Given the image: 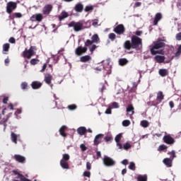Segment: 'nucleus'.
Listing matches in <instances>:
<instances>
[{
	"label": "nucleus",
	"instance_id": "nucleus-1",
	"mask_svg": "<svg viewBox=\"0 0 181 181\" xmlns=\"http://www.w3.org/2000/svg\"><path fill=\"white\" fill-rule=\"evenodd\" d=\"M69 28H73L74 32H80L81 30H83L86 29V26H84V22L83 21H72L68 24Z\"/></svg>",
	"mask_w": 181,
	"mask_h": 181
},
{
	"label": "nucleus",
	"instance_id": "nucleus-2",
	"mask_svg": "<svg viewBox=\"0 0 181 181\" xmlns=\"http://www.w3.org/2000/svg\"><path fill=\"white\" fill-rule=\"evenodd\" d=\"M70 160V155L65 153L62 155V158L60 160V166L62 169H70V165L67 161Z\"/></svg>",
	"mask_w": 181,
	"mask_h": 181
},
{
	"label": "nucleus",
	"instance_id": "nucleus-3",
	"mask_svg": "<svg viewBox=\"0 0 181 181\" xmlns=\"http://www.w3.org/2000/svg\"><path fill=\"white\" fill-rule=\"evenodd\" d=\"M6 110V108H4L2 110L1 114H0V125H4V129L6 128V123L8 122V119H9V117L12 115V113H9L6 116H5Z\"/></svg>",
	"mask_w": 181,
	"mask_h": 181
},
{
	"label": "nucleus",
	"instance_id": "nucleus-4",
	"mask_svg": "<svg viewBox=\"0 0 181 181\" xmlns=\"http://www.w3.org/2000/svg\"><path fill=\"white\" fill-rule=\"evenodd\" d=\"M162 47V46H153L150 49V52L153 56H155V54H165V51Z\"/></svg>",
	"mask_w": 181,
	"mask_h": 181
},
{
	"label": "nucleus",
	"instance_id": "nucleus-5",
	"mask_svg": "<svg viewBox=\"0 0 181 181\" xmlns=\"http://www.w3.org/2000/svg\"><path fill=\"white\" fill-rule=\"evenodd\" d=\"M93 43L95 45H98V43H100V37L97 34L93 35L91 40H87L85 42V46H91Z\"/></svg>",
	"mask_w": 181,
	"mask_h": 181
},
{
	"label": "nucleus",
	"instance_id": "nucleus-6",
	"mask_svg": "<svg viewBox=\"0 0 181 181\" xmlns=\"http://www.w3.org/2000/svg\"><path fill=\"white\" fill-rule=\"evenodd\" d=\"M103 161L105 166L111 167V166L115 165V161L112 158H111L107 156H104Z\"/></svg>",
	"mask_w": 181,
	"mask_h": 181
},
{
	"label": "nucleus",
	"instance_id": "nucleus-7",
	"mask_svg": "<svg viewBox=\"0 0 181 181\" xmlns=\"http://www.w3.org/2000/svg\"><path fill=\"white\" fill-rule=\"evenodd\" d=\"M163 100H165V95H163V92L160 90L157 93L156 99V101L153 102V105H158L160 104Z\"/></svg>",
	"mask_w": 181,
	"mask_h": 181
},
{
	"label": "nucleus",
	"instance_id": "nucleus-8",
	"mask_svg": "<svg viewBox=\"0 0 181 181\" xmlns=\"http://www.w3.org/2000/svg\"><path fill=\"white\" fill-rule=\"evenodd\" d=\"M14 9H16V4L13 1H9L7 3L6 6V12L7 13H12L13 12Z\"/></svg>",
	"mask_w": 181,
	"mask_h": 181
},
{
	"label": "nucleus",
	"instance_id": "nucleus-9",
	"mask_svg": "<svg viewBox=\"0 0 181 181\" xmlns=\"http://www.w3.org/2000/svg\"><path fill=\"white\" fill-rule=\"evenodd\" d=\"M33 54H35L33 47H30V48L28 50L25 49L23 52V57H26V59H30L33 56Z\"/></svg>",
	"mask_w": 181,
	"mask_h": 181
},
{
	"label": "nucleus",
	"instance_id": "nucleus-10",
	"mask_svg": "<svg viewBox=\"0 0 181 181\" xmlns=\"http://www.w3.org/2000/svg\"><path fill=\"white\" fill-rule=\"evenodd\" d=\"M13 173L14 176H16V179H20V181H32V180L26 178V177H25V175H23V174H21L17 170H13Z\"/></svg>",
	"mask_w": 181,
	"mask_h": 181
},
{
	"label": "nucleus",
	"instance_id": "nucleus-11",
	"mask_svg": "<svg viewBox=\"0 0 181 181\" xmlns=\"http://www.w3.org/2000/svg\"><path fill=\"white\" fill-rule=\"evenodd\" d=\"M124 52L126 53H134L135 50L139 49V46H124Z\"/></svg>",
	"mask_w": 181,
	"mask_h": 181
},
{
	"label": "nucleus",
	"instance_id": "nucleus-12",
	"mask_svg": "<svg viewBox=\"0 0 181 181\" xmlns=\"http://www.w3.org/2000/svg\"><path fill=\"white\" fill-rule=\"evenodd\" d=\"M13 158L16 162H18V163H25L26 162V158L19 154H15Z\"/></svg>",
	"mask_w": 181,
	"mask_h": 181
},
{
	"label": "nucleus",
	"instance_id": "nucleus-13",
	"mask_svg": "<svg viewBox=\"0 0 181 181\" xmlns=\"http://www.w3.org/2000/svg\"><path fill=\"white\" fill-rule=\"evenodd\" d=\"M163 139V142L168 144V145H173V144H175V139L169 134L164 136Z\"/></svg>",
	"mask_w": 181,
	"mask_h": 181
},
{
	"label": "nucleus",
	"instance_id": "nucleus-14",
	"mask_svg": "<svg viewBox=\"0 0 181 181\" xmlns=\"http://www.w3.org/2000/svg\"><path fill=\"white\" fill-rule=\"evenodd\" d=\"M43 20V15L42 13L34 14L30 17V21L32 22H42Z\"/></svg>",
	"mask_w": 181,
	"mask_h": 181
},
{
	"label": "nucleus",
	"instance_id": "nucleus-15",
	"mask_svg": "<svg viewBox=\"0 0 181 181\" xmlns=\"http://www.w3.org/2000/svg\"><path fill=\"white\" fill-rule=\"evenodd\" d=\"M87 52V47H78L75 50V54L76 56H81Z\"/></svg>",
	"mask_w": 181,
	"mask_h": 181
},
{
	"label": "nucleus",
	"instance_id": "nucleus-16",
	"mask_svg": "<svg viewBox=\"0 0 181 181\" xmlns=\"http://www.w3.org/2000/svg\"><path fill=\"white\" fill-rule=\"evenodd\" d=\"M132 42L134 46H142V39L137 36H132Z\"/></svg>",
	"mask_w": 181,
	"mask_h": 181
},
{
	"label": "nucleus",
	"instance_id": "nucleus-17",
	"mask_svg": "<svg viewBox=\"0 0 181 181\" xmlns=\"http://www.w3.org/2000/svg\"><path fill=\"white\" fill-rule=\"evenodd\" d=\"M114 32H115V33H117V35H122L125 32V28L124 27V25L120 24L117 25L114 29Z\"/></svg>",
	"mask_w": 181,
	"mask_h": 181
},
{
	"label": "nucleus",
	"instance_id": "nucleus-18",
	"mask_svg": "<svg viewBox=\"0 0 181 181\" xmlns=\"http://www.w3.org/2000/svg\"><path fill=\"white\" fill-rule=\"evenodd\" d=\"M53 78V76L50 74H47L45 76L44 81H45L46 84H48V86H50L51 88H53V84H52V80Z\"/></svg>",
	"mask_w": 181,
	"mask_h": 181
},
{
	"label": "nucleus",
	"instance_id": "nucleus-19",
	"mask_svg": "<svg viewBox=\"0 0 181 181\" xmlns=\"http://www.w3.org/2000/svg\"><path fill=\"white\" fill-rule=\"evenodd\" d=\"M134 110H135V108L134 107V105H129L126 109L127 115H129V117H132L135 114Z\"/></svg>",
	"mask_w": 181,
	"mask_h": 181
},
{
	"label": "nucleus",
	"instance_id": "nucleus-20",
	"mask_svg": "<svg viewBox=\"0 0 181 181\" xmlns=\"http://www.w3.org/2000/svg\"><path fill=\"white\" fill-rule=\"evenodd\" d=\"M103 138H104V134H99L96 135L93 141L94 145H100V144H101V140L103 139Z\"/></svg>",
	"mask_w": 181,
	"mask_h": 181
},
{
	"label": "nucleus",
	"instance_id": "nucleus-21",
	"mask_svg": "<svg viewBox=\"0 0 181 181\" xmlns=\"http://www.w3.org/2000/svg\"><path fill=\"white\" fill-rule=\"evenodd\" d=\"M42 86V83L39 81H33L31 83V87L33 90H39Z\"/></svg>",
	"mask_w": 181,
	"mask_h": 181
},
{
	"label": "nucleus",
	"instance_id": "nucleus-22",
	"mask_svg": "<svg viewBox=\"0 0 181 181\" xmlns=\"http://www.w3.org/2000/svg\"><path fill=\"white\" fill-rule=\"evenodd\" d=\"M52 5H50V4H47V5H46L45 7H44V8H43V13L45 14V15H49V13H50V12H52Z\"/></svg>",
	"mask_w": 181,
	"mask_h": 181
},
{
	"label": "nucleus",
	"instance_id": "nucleus-23",
	"mask_svg": "<svg viewBox=\"0 0 181 181\" xmlns=\"http://www.w3.org/2000/svg\"><path fill=\"white\" fill-rule=\"evenodd\" d=\"M158 74L161 77H166V76H169V71H168L166 69H160L158 71Z\"/></svg>",
	"mask_w": 181,
	"mask_h": 181
},
{
	"label": "nucleus",
	"instance_id": "nucleus-24",
	"mask_svg": "<svg viewBox=\"0 0 181 181\" xmlns=\"http://www.w3.org/2000/svg\"><path fill=\"white\" fill-rule=\"evenodd\" d=\"M160 19H162V13H157L155 16V18L153 21L154 26H156V25H158V22H159V21H160Z\"/></svg>",
	"mask_w": 181,
	"mask_h": 181
},
{
	"label": "nucleus",
	"instance_id": "nucleus-25",
	"mask_svg": "<svg viewBox=\"0 0 181 181\" xmlns=\"http://www.w3.org/2000/svg\"><path fill=\"white\" fill-rule=\"evenodd\" d=\"M77 132L81 136L85 135L87 133V129L85 127H81L77 129Z\"/></svg>",
	"mask_w": 181,
	"mask_h": 181
},
{
	"label": "nucleus",
	"instance_id": "nucleus-26",
	"mask_svg": "<svg viewBox=\"0 0 181 181\" xmlns=\"http://www.w3.org/2000/svg\"><path fill=\"white\" fill-rule=\"evenodd\" d=\"M66 129H67V127L64 125L59 129V134L64 138H66V136H67V134H66Z\"/></svg>",
	"mask_w": 181,
	"mask_h": 181
},
{
	"label": "nucleus",
	"instance_id": "nucleus-27",
	"mask_svg": "<svg viewBox=\"0 0 181 181\" xmlns=\"http://www.w3.org/2000/svg\"><path fill=\"white\" fill-rule=\"evenodd\" d=\"M91 61V56L90 55H85L80 58V62L81 63H87V62Z\"/></svg>",
	"mask_w": 181,
	"mask_h": 181
},
{
	"label": "nucleus",
	"instance_id": "nucleus-28",
	"mask_svg": "<svg viewBox=\"0 0 181 181\" xmlns=\"http://www.w3.org/2000/svg\"><path fill=\"white\" fill-rule=\"evenodd\" d=\"M164 165L167 166V168H172V159L167 158H164L163 160Z\"/></svg>",
	"mask_w": 181,
	"mask_h": 181
},
{
	"label": "nucleus",
	"instance_id": "nucleus-29",
	"mask_svg": "<svg viewBox=\"0 0 181 181\" xmlns=\"http://www.w3.org/2000/svg\"><path fill=\"white\" fill-rule=\"evenodd\" d=\"M165 59H166L165 56L160 55H157L154 57V59L156 60V62H157V63H163V62H165Z\"/></svg>",
	"mask_w": 181,
	"mask_h": 181
},
{
	"label": "nucleus",
	"instance_id": "nucleus-30",
	"mask_svg": "<svg viewBox=\"0 0 181 181\" xmlns=\"http://www.w3.org/2000/svg\"><path fill=\"white\" fill-rule=\"evenodd\" d=\"M83 8H84V6L80 3L77 4L74 7L76 12H83Z\"/></svg>",
	"mask_w": 181,
	"mask_h": 181
},
{
	"label": "nucleus",
	"instance_id": "nucleus-31",
	"mask_svg": "<svg viewBox=\"0 0 181 181\" xmlns=\"http://www.w3.org/2000/svg\"><path fill=\"white\" fill-rule=\"evenodd\" d=\"M153 46H166V44L165 43V40L158 39L154 42Z\"/></svg>",
	"mask_w": 181,
	"mask_h": 181
},
{
	"label": "nucleus",
	"instance_id": "nucleus-32",
	"mask_svg": "<svg viewBox=\"0 0 181 181\" xmlns=\"http://www.w3.org/2000/svg\"><path fill=\"white\" fill-rule=\"evenodd\" d=\"M11 139L14 144H18V135L14 132H11Z\"/></svg>",
	"mask_w": 181,
	"mask_h": 181
},
{
	"label": "nucleus",
	"instance_id": "nucleus-33",
	"mask_svg": "<svg viewBox=\"0 0 181 181\" xmlns=\"http://www.w3.org/2000/svg\"><path fill=\"white\" fill-rule=\"evenodd\" d=\"M128 59H127V58H121L119 59V66H125L127 64H128Z\"/></svg>",
	"mask_w": 181,
	"mask_h": 181
},
{
	"label": "nucleus",
	"instance_id": "nucleus-34",
	"mask_svg": "<svg viewBox=\"0 0 181 181\" xmlns=\"http://www.w3.org/2000/svg\"><path fill=\"white\" fill-rule=\"evenodd\" d=\"M66 18H69V13L62 11L61 15L59 16V21H63V19H66Z\"/></svg>",
	"mask_w": 181,
	"mask_h": 181
},
{
	"label": "nucleus",
	"instance_id": "nucleus-35",
	"mask_svg": "<svg viewBox=\"0 0 181 181\" xmlns=\"http://www.w3.org/2000/svg\"><path fill=\"white\" fill-rule=\"evenodd\" d=\"M137 180L138 181H148V176L146 175H139L137 177Z\"/></svg>",
	"mask_w": 181,
	"mask_h": 181
},
{
	"label": "nucleus",
	"instance_id": "nucleus-36",
	"mask_svg": "<svg viewBox=\"0 0 181 181\" xmlns=\"http://www.w3.org/2000/svg\"><path fill=\"white\" fill-rule=\"evenodd\" d=\"M141 125L143 128H148V127H149V122H148V120H142L141 122Z\"/></svg>",
	"mask_w": 181,
	"mask_h": 181
},
{
	"label": "nucleus",
	"instance_id": "nucleus-37",
	"mask_svg": "<svg viewBox=\"0 0 181 181\" xmlns=\"http://www.w3.org/2000/svg\"><path fill=\"white\" fill-rule=\"evenodd\" d=\"M22 90H29V85H28V83L23 82L21 85Z\"/></svg>",
	"mask_w": 181,
	"mask_h": 181
},
{
	"label": "nucleus",
	"instance_id": "nucleus-38",
	"mask_svg": "<svg viewBox=\"0 0 181 181\" xmlns=\"http://www.w3.org/2000/svg\"><path fill=\"white\" fill-rule=\"evenodd\" d=\"M132 147V145L127 142L126 144H124L123 149H124L125 151H128V149H131Z\"/></svg>",
	"mask_w": 181,
	"mask_h": 181
},
{
	"label": "nucleus",
	"instance_id": "nucleus-39",
	"mask_svg": "<svg viewBox=\"0 0 181 181\" xmlns=\"http://www.w3.org/2000/svg\"><path fill=\"white\" fill-rule=\"evenodd\" d=\"M129 169H130V170H135V169H136V167L135 166V163L131 162L129 165Z\"/></svg>",
	"mask_w": 181,
	"mask_h": 181
},
{
	"label": "nucleus",
	"instance_id": "nucleus-40",
	"mask_svg": "<svg viewBox=\"0 0 181 181\" xmlns=\"http://www.w3.org/2000/svg\"><path fill=\"white\" fill-rule=\"evenodd\" d=\"M123 127H129L131 125V121L126 119L122 122Z\"/></svg>",
	"mask_w": 181,
	"mask_h": 181
},
{
	"label": "nucleus",
	"instance_id": "nucleus-41",
	"mask_svg": "<svg viewBox=\"0 0 181 181\" xmlns=\"http://www.w3.org/2000/svg\"><path fill=\"white\" fill-rule=\"evenodd\" d=\"M68 109L70 110V111H74V110H76L77 109V105L72 104V105H69L67 107Z\"/></svg>",
	"mask_w": 181,
	"mask_h": 181
},
{
	"label": "nucleus",
	"instance_id": "nucleus-42",
	"mask_svg": "<svg viewBox=\"0 0 181 181\" xmlns=\"http://www.w3.org/2000/svg\"><path fill=\"white\" fill-rule=\"evenodd\" d=\"M121 138H122V134H117L115 138V142L117 143L121 141Z\"/></svg>",
	"mask_w": 181,
	"mask_h": 181
},
{
	"label": "nucleus",
	"instance_id": "nucleus-43",
	"mask_svg": "<svg viewBox=\"0 0 181 181\" xmlns=\"http://www.w3.org/2000/svg\"><path fill=\"white\" fill-rule=\"evenodd\" d=\"M94 9V8L93 7V6H86L85 7V12H90V11H93Z\"/></svg>",
	"mask_w": 181,
	"mask_h": 181
},
{
	"label": "nucleus",
	"instance_id": "nucleus-44",
	"mask_svg": "<svg viewBox=\"0 0 181 181\" xmlns=\"http://www.w3.org/2000/svg\"><path fill=\"white\" fill-rule=\"evenodd\" d=\"M181 54V46H180L177 49V52L175 54V57H179V56H180Z\"/></svg>",
	"mask_w": 181,
	"mask_h": 181
},
{
	"label": "nucleus",
	"instance_id": "nucleus-45",
	"mask_svg": "<svg viewBox=\"0 0 181 181\" xmlns=\"http://www.w3.org/2000/svg\"><path fill=\"white\" fill-rule=\"evenodd\" d=\"M37 63H39V61L37 59H32L30 60V64H32L33 66H35V64H37Z\"/></svg>",
	"mask_w": 181,
	"mask_h": 181
},
{
	"label": "nucleus",
	"instance_id": "nucleus-46",
	"mask_svg": "<svg viewBox=\"0 0 181 181\" xmlns=\"http://www.w3.org/2000/svg\"><path fill=\"white\" fill-rule=\"evenodd\" d=\"M108 37H109V39H110V40L114 41V40H115L116 35L114 33H110V34H109Z\"/></svg>",
	"mask_w": 181,
	"mask_h": 181
},
{
	"label": "nucleus",
	"instance_id": "nucleus-47",
	"mask_svg": "<svg viewBox=\"0 0 181 181\" xmlns=\"http://www.w3.org/2000/svg\"><path fill=\"white\" fill-rule=\"evenodd\" d=\"M83 176L85 177H90L91 173L90 171H85V172H83Z\"/></svg>",
	"mask_w": 181,
	"mask_h": 181
},
{
	"label": "nucleus",
	"instance_id": "nucleus-48",
	"mask_svg": "<svg viewBox=\"0 0 181 181\" xmlns=\"http://www.w3.org/2000/svg\"><path fill=\"white\" fill-rule=\"evenodd\" d=\"M13 18H22V13H14L13 14Z\"/></svg>",
	"mask_w": 181,
	"mask_h": 181
},
{
	"label": "nucleus",
	"instance_id": "nucleus-49",
	"mask_svg": "<svg viewBox=\"0 0 181 181\" xmlns=\"http://www.w3.org/2000/svg\"><path fill=\"white\" fill-rule=\"evenodd\" d=\"M165 149H168V146L162 144L159 146L158 151H165Z\"/></svg>",
	"mask_w": 181,
	"mask_h": 181
},
{
	"label": "nucleus",
	"instance_id": "nucleus-50",
	"mask_svg": "<svg viewBox=\"0 0 181 181\" xmlns=\"http://www.w3.org/2000/svg\"><path fill=\"white\" fill-rule=\"evenodd\" d=\"M112 108H119V105L117 102H113L112 103Z\"/></svg>",
	"mask_w": 181,
	"mask_h": 181
},
{
	"label": "nucleus",
	"instance_id": "nucleus-51",
	"mask_svg": "<svg viewBox=\"0 0 181 181\" xmlns=\"http://www.w3.org/2000/svg\"><path fill=\"white\" fill-rule=\"evenodd\" d=\"M4 54H7L5 52H9V46H4L3 48Z\"/></svg>",
	"mask_w": 181,
	"mask_h": 181
},
{
	"label": "nucleus",
	"instance_id": "nucleus-52",
	"mask_svg": "<svg viewBox=\"0 0 181 181\" xmlns=\"http://www.w3.org/2000/svg\"><path fill=\"white\" fill-rule=\"evenodd\" d=\"M80 148L83 152H86V151H87V147L85 144H81Z\"/></svg>",
	"mask_w": 181,
	"mask_h": 181
},
{
	"label": "nucleus",
	"instance_id": "nucleus-53",
	"mask_svg": "<svg viewBox=\"0 0 181 181\" xmlns=\"http://www.w3.org/2000/svg\"><path fill=\"white\" fill-rule=\"evenodd\" d=\"M104 140L105 142H111L112 141V136H106L104 138Z\"/></svg>",
	"mask_w": 181,
	"mask_h": 181
},
{
	"label": "nucleus",
	"instance_id": "nucleus-54",
	"mask_svg": "<svg viewBox=\"0 0 181 181\" xmlns=\"http://www.w3.org/2000/svg\"><path fill=\"white\" fill-rule=\"evenodd\" d=\"M86 169L87 170H91V163L90 162L86 163Z\"/></svg>",
	"mask_w": 181,
	"mask_h": 181
},
{
	"label": "nucleus",
	"instance_id": "nucleus-55",
	"mask_svg": "<svg viewBox=\"0 0 181 181\" xmlns=\"http://www.w3.org/2000/svg\"><path fill=\"white\" fill-rule=\"evenodd\" d=\"M170 155H171L172 159H175V158H176V152H175V151H172L171 153H170Z\"/></svg>",
	"mask_w": 181,
	"mask_h": 181
},
{
	"label": "nucleus",
	"instance_id": "nucleus-56",
	"mask_svg": "<svg viewBox=\"0 0 181 181\" xmlns=\"http://www.w3.org/2000/svg\"><path fill=\"white\" fill-rule=\"evenodd\" d=\"M47 67V64H44V65L42 66V69L40 70L41 73H43V71L46 70Z\"/></svg>",
	"mask_w": 181,
	"mask_h": 181
},
{
	"label": "nucleus",
	"instance_id": "nucleus-57",
	"mask_svg": "<svg viewBox=\"0 0 181 181\" xmlns=\"http://www.w3.org/2000/svg\"><path fill=\"white\" fill-rule=\"evenodd\" d=\"M92 25H93V26H94V27L97 26V25H98V20H97V19L93 20Z\"/></svg>",
	"mask_w": 181,
	"mask_h": 181
},
{
	"label": "nucleus",
	"instance_id": "nucleus-58",
	"mask_svg": "<svg viewBox=\"0 0 181 181\" xmlns=\"http://www.w3.org/2000/svg\"><path fill=\"white\" fill-rule=\"evenodd\" d=\"M112 110H111V107H108L106 110H105V114H112Z\"/></svg>",
	"mask_w": 181,
	"mask_h": 181
},
{
	"label": "nucleus",
	"instance_id": "nucleus-59",
	"mask_svg": "<svg viewBox=\"0 0 181 181\" xmlns=\"http://www.w3.org/2000/svg\"><path fill=\"white\" fill-rule=\"evenodd\" d=\"M122 165H124L125 166H127V165H128L129 162L128 160L124 159L122 161Z\"/></svg>",
	"mask_w": 181,
	"mask_h": 181
},
{
	"label": "nucleus",
	"instance_id": "nucleus-60",
	"mask_svg": "<svg viewBox=\"0 0 181 181\" xmlns=\"http://www.w3.org/2000/svg\"><path fill=\"white\" fill-rule=\"evenodd\" d=\"M96 49L97 46H92V47L90 48V52L93 53V52H94V50H95Z\"/></svg>",
	"mask_w": 181,
	"mask_h": 181
},
{
	"label": "nucleus",
	"instance_id": "nucleus-61",
	"mask_svg": "<svg viewBox=\"0 0 181 181\" xmlns=\"http://www.w3.org/2000/svg\"><path fill=\"white\" fill-rule=\"evenodd\" d=\"M124 46H131V41L127 40L124 42Z\"/></svg>",
	"mask_w": 181,
	"mask_h": 181
},
{
	"label": "nucleus",
	"instance_id": "nucleus-62",
	"mask_svg": "<svg viewBox=\"0 0 181 181\" xmlns=\"http://www.w3.org/2000/svg\"><path fill=\"white\" fill-rule=\"evenodd\" d=\"M8 97H5V98L3 99V103H4V104H8Z\"/></svg>",
	"mask_w": 181,
	"mask_h": 181
},
{
	"label": "nucleus",
	"instance_id": "nucleus-63",
	"mask_svg": "<svg viewBox=\"0 0 181 181\" xmlns=\"http://www.w3.org/2000/svg\"><path fill=\"white\" fill-rule=\"evenodd\" d=\"M169 105H170V108H173L175 107V103H173V101H170Z\"/></svg>",
	"mask_w": 181,
	"mask_h": 181
},
{
	"label": "nucleus",
	"instance_id": "nucleus-64",
	"mask_svg": "<svg viewBox=\"0 0 181 181\" xmlns=\"http://www.w3.org/2000/svg\"><path fill=\"white\" fill-rule=\"evenodd\" d=\"M8 42H9L10 43H15V38L11 37V38L8 40Z\"/></svg>",
	"mask_w": 181,
	"mask_h": 181
}]
</instances>
